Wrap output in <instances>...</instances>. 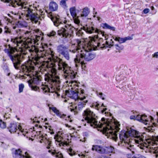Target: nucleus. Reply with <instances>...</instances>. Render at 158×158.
<instances>
[{
	"mask_svg": "<svg viewBox=\"0 0 158 158\" xmlns=\"http://www.w3.org/2000/svg\"><path fill=\"white\" fill-rule=\"evenodd\" d=\"M51 52L52 59L49 65V69L52 74H45V80L52 85V88L57 89L60 86V81L59 76L57 74V69L63 72L64 78L69 80L66 81V82H69V85L71 87L72 90L69 92V96L75 100L80 99L81 100L77 105L74 106L73 108L71 110L72 111L77 112L85 107L86 104L87 103L88 101L87 95L85 94L84 90L80 88L81 86L79 85L80 83L70 80L75 78L76 72L72 70L71 68L62 59L55 56L53 51H51Z\"/></svg>",
	"mask_w": 158,
	"mask_h": 158,
	"instance_id": "nucleus-1",
	"label": "nucleus"
},
{
	"mask_svg": "<svg viewBox=\"0 0 158 158\" xmlns=\"http://www.w3.org/2000/svg\"><path fill=\"white\" fill-rule=\"evenodd\" d=\"M8 48L5 49V52L7 54L10 59L12 61L15 68L19 69L21 67L22 72L24 75H20V78L22 79H25L27 77H29L32 81L33 84L38 85L41 82L40 77L36 75V73L33 71L34 67L33 64L31 61L26 62L20 66L22 62V57L21 55L17 53L16 49L11 47L10 45H8Z\"/></svg>",
	"mask_w": 158,
	"mask_h": 158,
	"instance_id": "nucleus-2",
	"label": "nucleus"
},
{
	"mask_svg": "<svg viewBox=\"0 0 158 158\" xmlns=\"http://www.w3.org/2000/svg\"><path fill=\"white\" fill-rule=\"evenodd\" d=\"M145 134L144 133H139L136 130L130 128L127 131H122L119 135V137L122 142H124L126 144L127 149L131 151L133 154L135 153V149L134 146L131 144L132 143H135L141 149L146 148L148 144L144 135Z\"/></svg>",
	"mask_w": 158,
	"mask_h": 158,
	"instance_id": "nucleus-3",
	"label": "nucleus"
},
{
	"mask_svg": "<svg viewBox=\"0 0 158 158\" xmlns=\"http://www.w3.org/2000/svg\"><path fill=\"white\" fill-rule=\"evenodd\" d=\"M2 2H10L11 1L12 5L14 7L18 6H20V9L22 10V14L24 15L26 17L30 19L31 21H34L37 23L39 19L40 15H41L42 18H44L43 15L44 13L42 10L40 9L38 11L37 7L33 5H29L27 3V2H23L22 0L19 1L15 0L14 1L11 0H1Z\"/></svg>",
	"mask_w": 158,
	"mask_h": 158,
	"instance_id": "nucleus-4",
	"label": "nucleus"
},
{
	"mask_svg": "<svg viewBox=\"0 0 158 158\" xmlns=\"http://www.w3.org/2000/svg\"><path fill=\"white\" fill-rule=\"evenodd\" d=\"M72 48L73 49H70L69 52L75 53L76 52L77 54L76 55L74 61L75 62H83L84 60L89 61L93 60L95 56V54H93L91 52L81 47L78 42L72 44Z\"/></svg>",
	"mask_w": 158,
	"mask_h": 158,
	"instance_id": "nucleus-5",
	"label": "nucleus"
},
{
	"mask_svg": "<svg viewBox=\"0 0 158 158\" xmlns=\"http://www.w3.org/2000/svg\"><path fill=\"white\" fill-rule=\"evenodd\" d=\"M82 115L88 125L93 127L97 125L98 117L89 109L87 108L84 110Z\"/></svg>",
	"mask_w": 158,
	"mask_h": 158,
	"instance_id": "nucleus-6",
	"label": "nucleus"
},
{
	"mask_svg": "<svg viewBox=\"0 0 158 158\" xmlns=\"http://www.w3.org/2000/svg\"><path fill=\"white\" fill-rule=\"evenodd\" d=\"M120 125L119 122L115 119L112 120L111 122H109L107 125V129L111 131L110 132L111 135V138L115 141H116L118 139L117 133L120 130L119 128Z\"/></svg>",
	"mask_w": 158,
	"mask_h": 158,
	"instance_id": "nucleus-7",
	"label": "nucleus"
},
{
	"mask_svg": "<svg viewBox=\"0 0 158 158\" xmlns=\"http://www.w3.org/2000/svg\"><path fill=\"white\" fill-rule=\"evenodd\" d=\"M65 24V25L61 27V29L58 31V35L64 38L69 39L71 37L75 28L71 24Z\"/></svg>",
	"mask_w": 158,
	"mask_h": 158,
	"instance_id": "nucleus-8",
	"label": "nucleus"
},
{
	"mask_svg": "<svg viewBox=\"0 0 158 158\" xmlns=\"http://www.w3.org/2000/svg\"><path fill=\"white\" fill-rule=\"evenodd\" d=\"M114 148L111 146L105 147L98 145H93L92 148V151H95L100 154H109L113 153L114 150Z\"/></svg>",
	"mask_w": 158,
	"mask_h": 158,
	"instance_id": "nucleus-9",
	"label": "nucleus"
},
{
	"mask_svg": "<svg viewBox=\"0 0 158 158\" xmlns=\"http://www.w3.org/2000/svg\"><path fill=\"white\" fill-rule=\"evenodd\" d=\"M31 51L34 52L35 54V56L33 57L35 60L37 62L41 58H43L45 54V52L43 48H38L35 45L32 46Z\"/></svg>",
	"mask_w": 158,
	"mask_h": 158,
	"instance_id": "nucleus-10",
	"label": "nucleus"
},
{
	"mask_svg": "<svg viewBox=\"0 0 158 158\" xmlns=\"http://www.w3.org/2000/svg\"><path fill=\"white\" fill-rule=\"evenodd\" d=\"M102 106L106 107V106L104 105L103 103H102L100 105V104L98 102L93 103L92 105H91V107L98 110V111L100 112L102 114H105L106 116L110 115L111 114L110 112L106 111L107 110V108H105L102 109Z\"/></svg>",
	"mask_w": 158,
	"mask_h": 158,
	"instance_id": "nucleus-11",
	"label": "nucleus"
},
{
	"mask_svg": "<svg viewBox=\"0 0 158 158\" xmlns=\"http://www.w3.org/2000/svg\"><path fill=\"white\" fill-rule=\"evenodd\" d=\"M8 129L11 133H14L16 132L18 129L19 131H21L23 133V135H24L25 133L27 134L28 133V131H24L23 130H22L21 126L14 122L11 123H10V125L8 127Z\"/></svg>",
	"mask_w": 158,
	"mask_h": 158,
	"instance_id": "nucleus-12",
	"label": "nucleus"
},
{
	"mask_svg": "<svg viewBox=\"0 0 158 158\" xmlns=\"http://www.w3.org/2000/svg\"><path fill=\"white\" fill-rule=\"evenodd\" d=\"M83 29L88 33L91 34L95 32L99 34H102L103 36H105L104 33L103 32L97 28L95 29L93 27L88 26L86 25L85 27H83Z\"/></svg>",
	"mask_w": 158,
	"mask_h": 158,
	"instance_id": "nucleus-13",
	"label": "nucleus"
},
{
	"mask_svg": "<svg viewBox=\"0 0 158 158\" xmlns=\"http://www.w3.org/2000/svg\"><path fill=\"white\" fill-rule=\"evenodd\" d=\"M40 88L42 90L44 94H47L48 93L52 92L50 91V89L48 85L42 84L40 88L37 86H33L32 89L35 91L40 92Z\"/></svg>",
	"mask_w": 158,
	"mask_h": 158,
	"instance_id": "nucleus-14",
	"label": "nucleus"
},
{
	"mask_svg": "<svg viewBox=\"0 0 158 158\" xmlns=\"http://www.w3.org/2000/svg\"><path fill=\"white\" fill-rule=\"evenodd\" d=\"M49 109H50L55 114H56L57 116L60 117V118H61L64 119L65 120H67V118H69L70 117V116H68L67 117L66 115L62 114L55 107H50Z\"/></svg>",
	"mask_w": 158,
	"mask_h": 158,
	"instance_id": "nucleus-15",
	"label": "nucleus"
},
{
	"mask_svg": "<svg viewBox=\"0 0 158 158\" xmlns=\"http://www.w3.org/2000/svg\"><path fill=\"white\" fill-rule=\"evenodd\" d=\"M22 153H23V152L20 149L16 150L15 151V155L20 156V158H30L31 157L27 152H25V155L22 154Z\"/></svg>",
	"mask_w": 158,
	"mask_h": 158,
	"instance_id": "nucleus-16",
	"label": "nucleus"
},
{
	"mask_svg": "<svg viewBox=\"0 0 158 158\" xmlns=\"http://www.w3.org/2000/svg\"><path fill=\"white\" fill-rule=\"evenodd\" d=\"M132 39L133 37L130 36H128L124 38L116 36L114 38V40L118 41L120 44L125 43L127 40H131Z\"/></svg>",
	"mask_w": 158,
	"mask_h": 158,
	"instance_id": "nucleus-17",
	"label": "nucleus"
},
{
	"mask_svg": "<svg viewBox=\"0 0 158 158\" xmlns=\"http://www.w3.org/2000/svg\"><path fill=\"white\" fill-rule=\"evenodd\" d=\"M68 49L67 46L61 44L58 45L57 47V51L60 55Z\"/></svg>",
	"mask_w": 158,
	"mask_h": 158,
	"instance_id": "nucleus-18",
	"label": "nucleus"
},
{
	"mask_svg": "<svg viewBox=\"0 0 158 158\" xmlns=\"http://www.w3.org/2000/svg\"><path fill=\"white\" fill-rule=\"evenodd\" d=\"M51 19L53 22L54 25L56 27L58 26L60 24L62 23L61 20L58 15L54 17L52 16Z\"/></svg>",
	"mask_w": 158,
	"mask_h": 158,
	"instance_id": "nucleus-19",
	"label": "nucleus"
},
{
	"mask_svg": "<svg viewBox=\"0 0 158 158\" xmlns=\"http://www.w3.org/2000/svg\"><path fill=\"white\" fill-rule=\"evenodd\" d=\"M11 41L18 46H19L20 44H21V46H22L23 44L24 43L23 41L21 40L20 38L17 37L11 38Z\"/></svg>",
	"mask_w": 158,
	"mask_h": 158,
	"instance_id": "nucleus-20",
	"label": "nucleus"
},
{
	"mask_svg": "<svg viewBox=\"0 0 158 158\" xmlns=\"http://www.w3.org/2000/svg\"><path fill=\"white\" fill-rule=\"evenodd\" d=\"M89 45L90 47L94 48L97 47H100V43L96 42V40L94 38H93L90 41L89 43Z\"/></svg>",
	"mask_w": 158,
	"mask_h": 158,
	"instance_id": "nucleus-21",
	"label": "nucleus"
},
{
	"mask_svg": "<svg viewBox=\"0 0 158 158\" xmlns=\"http://www.w3.org/2000/svg\"><path fill=\"white\" fill-rule=\"evenodd\" d=\"M42 38V37L40 36L35 35V38H34L33 40L30 39V42L31 44H32L33 43V44H38V43H37V42Z\"/></svg>",
	"mask_w": 158,
	"mask_h": 158,
	"instance_id": "nucleus-22",
	"label": "nucleus"
},
{
	"mask_svg": "<svg viewBox=\"0 0 158 158\" xmlns=\"http://www.w3.org/2000/svg\"><path fill=\"white\" fill-rule=\"evenodd\" d=\"M58 8V5L55 2H53L49 4V9L51 11L56 10Z\"/></svg>",
	"mask_w": 158,
	"mask_h": 158,
	"instance_id": "nucleus-23",
	"label": "nucleus"
},
{
	"mask_svg": "<svg viewBox=\"0 0 158 158\" xmlns=\"http://www.w3.org/2000/svg\"><path fill=\"white\" fill-rule=\"evenodd\" d=\"M89 12V9L85 7L83 9L82 13L81 14V17H86L87 16Z\"/></svg>",
	"mask_w": 158,
	"mask_h": 158,
	"instance_id": "nucleus-24",
	"label": "nucleus"
},
{
	"mask_svg": "<svg viewBox=\"0 0 158 158\" xmlns=\"http://www.w3.org/2000/svg\"><path fill=\"white\" fill-rule=\"evenodd\" d=\"M106 120L105 118H102L101 119V121L102 122H101L100 121H99L98 122V124L96 125L95 127H94V128L96 127H98L99 128H102L103 127V125H105L106 123Z\"/></svg>",
	"mask_w": 158,
	"mask_h": 158,
	"instance_id": "nucleus-25",
	"label": "nucleus"
},
{
	"mask_svg": "<svg viewBox=\"0 0 158 158\" xmlns=\"http://www.w3.org/2000/svg\"><path fill=\"white\" fill-rule=\"evenodd\" d=\"M60 55L62 56L66 60H69L70 58V56L69 52L68 51V49L62 53Z\"/></svg>",
	"mask_w": 158,
	"mask_h": 158,
	"instance_id": "nucleus-26",
	"label": "nucleus"
},
{
	"mask_svg": "<svg viewBox=\"0 0 158 158\" xmlns=\"http://www.w3.org/2000/svg\"><path fill=\"white\" fill-rule=\"evenodd\" d=\"M106 45L105 44H102L103 45V47H101L102 48H106L107 47L110 48L111 47L113 46L114 42L113 41L112 39L110 40V41L109 43L108 41H106Z\"/></svg>",
	"mask_w": 158,
	"mask_h": 158,
	"instance_id": "nucleus-27",
	"label": "nucleus"
},
{
	"mask_svg": "<svg viewBox=\"0 0 158 158\" xmlns=\"http://www.w3.org/2000/svg\"><path fill=\"white\" fill-rule=\"evenodd\" d=\"M141 122L147 125L150 122V121L147 118V116L145 115H141Z\"/></svg>",
	"mask_w": 158,
	"mask_h": 158,
	"instance_id": "nucleus-28",
	"label": "nucleus"
},
{
	"mask_svg": "<svg viewBox=\"0 0 158 158\" xmlns=\"http://www.w3.org/2000/svg\"><path fill=\"white\" fill-rule=\"evenodd\" d=\"M2 68L5 73L6 74V75L9 76L10 75V70L9 69L8 67L6 64H4L2 66Z\"/></svg>",
	"mask_w": 158,
	"mask_h": 158,
	"instance_id": "nucleus-29",
	"label": "nucleus"
},
{
	"mask_svg": "<svg viewBox=\"0 0 158 158\" xmlns=\"http://www.w3.org/2000/svg\"><path fill=\"white\" fill-rule=\"evenodd\" d=\"M102 27L105 29H107L111 30L112 31H114L115 30V28L113 27H111L109 25L106 23H105L102 24Z\"/></svg>",
	"mask_w": 158,
	"mask_h": 158,
	"instance_id": "nucleus-30",
	"label": "nucleus"
},
{
	"mask_svg": "<svg viewBox=\"0 0 158 158\" xmlns=\"http://www.w3.org/2000/svg\"><path fill=\"white\" fill-rule=\"evenodd\" d=\"M71 15L73 17L77 16L76 8L75 7H71L69 9Z\"/></svg>",
	"mask_w": 158,
	"mask_h": 158,
	"instance_id": "nucleus-31",
	"label": "nucleus"
},
{
	"mask_svg": "<svg viewBox=\"0 0 158 158\" xmlns=\"http://www.w3.org/2000/svg\"><path fill=\"white\" fill-rule=\"evenodd\" d=\"M153 149L152 150V152L156 154V157L157 158H158V147H152Z\"/></svg>",
	"mask_w": 158,
	"mask_h": 158,
	"instance_id": "nucleus-32",
	"label": "nucleus"
},
{
	"mask_svg": "<svg viewBox=\"0 0 158 158\" xmlns=\"http://www.w3.org/2000/svg\"><path fill=\"white\" fill-rule=\"evenodd\" d=\"M96 94L99 97L102 98V100H105L104 97L106 96V95L103 94L102 92H98L97 91L96 92Z\"/></svg>",
	"mask_w": 158,
	"mask_h": 158,
	"instance_id": "nucleus-33",
	"label": "nucleus"
},
{
	"mask_svg": "<svg viewBox=\"0 0 158 158\" xmlns=\"http://www.w3.org/2000/svg\"><path fill=\"white\" fill-rule=\"evenodd\" d=\"M85 61L84 60V61H83V62L82 63L81 62H75V61L74 62L76 64V66H78V64L79 65H80L81 66L82 68V69H84V68L85 67Z\"/></svg>",
	"mask_w": 158,
	"mask_h": 158,
	"instance_id": "nucleus-34",
	"label": "nucleus"
},
{
	"mask_svg": "<svg viewBox=\"0 0 158 158\" xmlns=\"http://www.w3.org/2000/svg\"><path fill=\"white\" fill-rule=\"evenodd\" d=\"M56 35V33L54 31H52L47 34V35L50 37H54Z\"/></svg>",
	"mask_w": 158,
	"mask_h": 158,
	"instance_id": "nucleus-35",
	"label": "nucleus"
},
{
	"mask_svg": "<svg viewBox=\"0 0 158 158\" xmlns=\"http://www.w3.org/2000/svg\"><path fill=\"white\" fill-rule=\"evenodd\" d=\"M115 46L116 47V48L118 50H122L124 48V46L120 44H115Z\"/></svg>",
	"mask_w": 158,
	"mask_h": 158,
	"instance_id": "nucleus-36",
	"label": "nucleus"
},
{
	"mask_svg": "<svg viewBox=\"0 0 158 158\" xmlns=\"http://www.w3.org/2000/svg\"><path fill=\"white\" fill-rule=\"evenodd\" d=\"M24 88V85L23 84H21L19 85V93H21L23 91Z\"/></svg>",
	"mask_w": 158,
	"mask_h": 158,
	"instance_id": "nucleus-37",
	"label": "nucleus"
},
{
	"mask_svg": "<svg viewBox=\"0 0 158 158\" xmlns=\"http://www.w3.org/2000/svg\"><path fill=\"white\" fill-rule=\"evenodd\" d=\"M6 127V123L2 120H0V127L2 128H5Z\"/></svg>",
	"mask_w": 158,
	"mask_h": 158,
	"instance_id": "nucleus-38",
	"label": "nucleus"
},
{
	"mask_svg": "<svg viewBox=\"0 0 158 158\" xmlns=\"http://www.w3.org/2000/svg\"><path fill=\"white\" fill-rule=\"evenodd\" d=\"M132 158H147L145 156L140 154L136 155L133 156Z\"/></svg>",
	"mask_w": 158,
	"mask_h": 158,
	"instance_id": "nucleus-39",
	"label": "nucleus"
},
{
	"mask_svg": "<svg viewBox=\"0 0 158 158\" xmlns=\"http://www.w3.org/2000/svg\"><path fill=\"white\" fill-rule=\"evenodd\" d=\"M60 5L64 8L66 7V2L63 0H62L60 2Z\"/></svg>",
	"mask_w": 158,
	"mask_h": 158,
	"instance_id": "nucleus-40",
	"label": "nucleus"
},
{
	"mask_svg": "<svg viewBox=\"0 0 158 158\" xmlns=\"http://www.w3.org/2000/svg\"><path fill=\"white\" fill-rule=\"evenodd\" d=\"M135 120L141 122V115H140L139 114H137L136 115Z\"/></svg>",
	"mask_w": 158,
	"mask_h": 158,
	"instance_id": "nucleus-41",
	"label": "nucleus"
},
{
	"mask_svg": "<svg viewBox=\"0 0 158 158\" xmlns=\"http://www.w3.org/2000/svg\"><path fill=\"white\" fill-rule=\"evenodd\" d=\"M69 155L72 156L75 155V153L73 152V150L72 149L69 148Z\"/></svg>",
	"mask_w": 158,
	"mask_h": 158,
	"instance_id": "nucleus-42",
	"label": "nucleus"
},
{
	"mask_svg": "<svg viewBox=\"0 0 158 158\" xmlns=\"http://www.w3.org/2000/svg\"><path fill=\"white\" fill-rule=\"evenodd\" d=\"M74 22L76 24H79L80 23V20L77 18H74Z\"/></svg>",
	"mask_w": 158,
	"mask_h": 158,
	"instance_id": "nucleus-43",
	"label": "nucleus"
},
{
	"mask_svg": "<svg viewBox=\"0 0 158 158\" xmlns=\"http://www.w3.org/2000/svg\"><path fill=\"white\" fill-rule=\"evenodd\" d=\"M153 57H155L156 58H158V52H156L153 54L152 55Z\"/></svg>",
	"mask_w": 158,
	"mask_h": 158,
	"instance_id": "nucleus-44",
	"label": "nucleus"
},
{
	"mask_svg": "<svg viewBox=\"0 0 158 158\" xmlns=\"http://www.w3.org/2000/svg\"><path fill=\"white\" fill-rule=\"evenodd\" d=\"M149 9L146 8L143 10V11L144 14H147L149 12Z\"/></svg>",
	"mask_w": 158,
	"mask_h": 158,
	"instance_id": "nucleus-45",
	"label": "nucleus"
},
{
	"mask_svg": "<svg viewBox=\"0 0 158 158\" xmlns=\"http://www.w3.org/2000/svg\"><path fill=\"white\" fill-rule=\"evenodd\" d=\"M18 23L19 25L20 26L22 27H23L24 26L23 25V22L20 21H19L18 22Z\"/></svg>",
	"mask_w": 158,
	"mask_h": 158,
	"instance_id": "nucleus-46",
	"label": "nucleus"
},
{
	"mask_svg": "<svg viewBox=\"0 0 158 158\" xmlns=\"http://www.w3.org/2000/svg\"><path fill=\"white\" fill-rule=\"evenodd\" d=\"M136 115H132L130 116V118L131 119H135V120Z\"/></svg>",
	"mask_w": 158,
	"mask_h": 158,
	"instance_id": "nucleus-47",
	"label": "nucleus"
},
{
	"mask_svg": "<svg viewBox=\"0 0 158 158\" xmlns=\"http://www.w3.org/2000/svg\"><path fill=\"white\" fill-rule=\"evenodd\" d=\"M127 72L125 73L127 75H128L130 73H131V71L130 69L127 70Z\"/></svg>",
	"mask_w": 158,
	"mask_h": 158,
	"instance_id": "nucleus-48",
	"label": "nucleus"
},
{
	"mask_svg": "<svg viewBox=\"0 0 158 158\" xmlns=\"http://www.w3.org/2000/svg\"><path fill=\"white\" fill-rule=\"evenodd\" d=\"M48 145L47 146V148L48 149H49L50 146H51V142H49V141L48 142Z\"/></svg>",
	"mask_w": 158,
	"mask_h": 158,
	"instance_id": "nucleus-49",
	"label": "nucleus"
},
{
	"mask_svg": "<svg viewBox=\"0 0 158 158\" xmlns=\"http://www.w3.org/2000/svg\"><path fill=\"white\" fill-rule=\"evenodd\" d=\"M31 119L32 121H33V123H34V122H36L38 123H40V121H36V119H32L31 118Z\"/></svg>",
	"mask_w": 158,
	"mask_h": 158,
	"instance_id": "nucleus-50",
	"label": "nucleus"
},
{
	"mask_svg": "<svg viewBox=\"0 0 158 158\" xmlns=\"http://www.w3.org/2000/svg\"><path fill=\"white\" fill-rule=\"evenodd\" d=\"M35 131V128L34 127H33V130H32V128H30L29 131H31V132H32V131Z\"/></svg>",
	"mask_w": 158,
	"mask_h": 158,
	"instance_id": "nucleus-51",
	"label": "nucleus"
},
{
	"mask_svg": "<svg viewBox=\"0 0 158 158\" xmlns=\"http://www.w3.org/2000/svg\"><path fill=\"white\" fill-rule=\"evenodd\" d=\"M83 135H85L86 136H87V135H88V133L86 132H85L84 133H83Z\"/></svg>",
	"mask_w": 158,
	"mask_h": 158,
	"instance_id": "nucleus-52",
	"label": "nucleus"
},
{
	"mask_svg": "<svg viewBox=\"0 0 158 158\" xmlns=\"http://www.w3.org/2000/svg\"><path fill=\"white\" fill-rule=\"evenodd\" d=\"M102 142L101 140H98L97 143H100L102 144Z\"/></svg>",
	"mask_w": 158,
	"mask_h": 158,
	"instance_id": "nucleus-53",
	"label": "nucleus"
},
{
	"mask_svg": "<svg viewBox=\"0 0 158 158\" xmlns=\"http://www.w3.org/2000/svg\"><path fill=\"white\" fill-rule=\"evenodd\" d=\"M4 32L6 33H8L9 32V31L7 30H6Z\"/></svg>",
	"mask_w": 158,
	"mask_h": 158,
	"instance_id": "nucleus-54",
	"label": "nucleus"
},
{
	"mask_svg": "<svg viewBox=\"0 0 158 158\" xmlns=\"http://www.w3.org/2000/svg\"><path fill=\"white\" fill-rule=\"evenodd\" d=\"M149 118H150L149 119H150V121H152V117H151V116H150L149 117Z\"/></svg>",
	"mask_w": 158,
	"mask_h": 158,
	"instance_id": "nucleus-55",
	"label": "nucleus"
},
{
	"mask_svg": "<svg viewBox=\"0 0 158 158\" xmlns=\"http://www.w3.org/2000/svg\"><path fill=\"white\" fill-rule=\"evenodd\" d=\"M154 7L153 6H152L151 7V9L152 10H153L154 9Z\"/></svg>",
	"mask_w": 158,
	"mask_h": 158,
	"instance_id": "nucleus-56",
	"label": "nucleus"
},
{
	"mask_svg": "<svg viewBox=\"0 0 158 158\" xmlns=\"http://www.w3.org/2000/svg\"><path fill=\"white\" fill-rule=\"evenodd\" d=\"M103 158H111L109 157L106 156H104L103 157Z\"/></svg>",
	"mask_w": 158,
	"mask_h": 158,
	"instance_id": "nucleus-57",
	"label": "nucleus"
},
{
	"mask_svg": "<svg viewBox=\"0 0 158 158\" xmlns=\"http://www.w3.org/2000/svg\"><path fill=\"white\" fill-rule=\"evenodd\" d=\"M156 114L157 116L158 117L157 122H158V112H156Z\"/></svg>",
	"mask_w": 158,
	"mask_h": 158,
	"instance_id": "nucleus-58",
	"label": "nucleus"
},
{
	"mask_svg": "<svg viewBox=\"0 0 158 158\" xmlns=\"http://www.w3.org/2000/svg\"><path fill=\"white\" fill-rule=\"evenodd\" d=\"M2 32V29L1 28H0V33H1Z\"/></svg>",
	"mask_w": 158,
	"mask_h": 158,
	"instance_id": "nucleus-59",
	"label": "nucleus"
},
{
	"mask_svg": "<svg viewBox=\"0 0 158 158\" xmlns=\"http://www.w3.org/2000/svg\"><path fill=\"white\" fill-rule=\"evenodd\" d=\"M120 76H121V75H118V76H116V78H118V77H120Z\"/></svg>",
	"mask_w": 158,
	"mask_h": 158,
	"instance_id": "nucleus-60",
	"label": "nucleus"
},
{
	"mask_svg": "<svg viewBox=\"0 0 158 158\" xmlns=\"http://www.w3.org/2000/svg\"><path fill=\"white\" fill-rule=\"evenodd\" d=\"M47 120V119L46 118H45L44 120V121L45 122Z\"/></svg>",
	"mask_w": 158,
	"mask_h": 158,
	"instance_id": "nucleus-61",
	"label": "nucleus"
},
{
	"mask_svg": "<svg viewBox=\"0 0 158 158\" xmlns=\"http://www.w3.org/2000/svg\"><path fill=\"white\" fill-rule=\"evenodd\" d=\"M102 40V38H100V39L99 40V41L100 42L101 40Z\"/></svg>",
	"mask_w": 158,
	"mask_h": 158,
	"instance_id": "nucleus-62",
	"label": "nucleus"
},
{
	"mask_svg": "<svg viewBox=\"0 0 158 158\" xmlns=\"http://www.w3.org/2000/svg\"><path fill=\"white\" fill-rule=\"evenodd\" d=\"M82 156H83L84 158H85V156L83 154H82Z\"/></svg>",
	"mask_w": 158,
	"mask_h": 158,
	"instance_id": "nucleus-63",
	"label": "nucleus"
},
{
	"mask_svg": "<svg viewBox=\"0 0 158 158\" xmlns=\"http://www.w3.org/2000/svg\"><path fill=\"white\" fill-rule=\"evenodd\" d=\"M19 19H21V16L19 15Z\"/></svg>",
	"mask_w": 158,
	"mask_h": 158,
	"instance_id": "nucleus-64",
	"label": "nucleus"
}]
</instances>
